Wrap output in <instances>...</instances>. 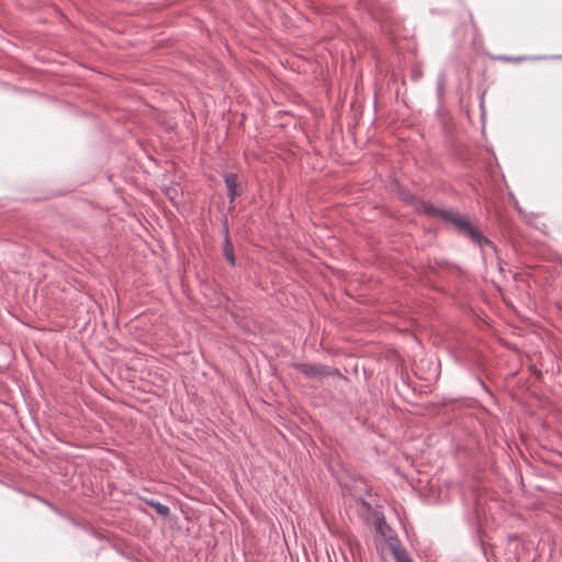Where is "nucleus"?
Listing matches in <instances>:
<instances>
[{
    "instance_id": "1",
    "label": "nucleus",
    "mask_w": 562,
    "mask_h": 562,
    "mask_svg": "<svg viewBox=\"0 0 562 562\" xmlns=\"http://www.w3.org/2000/svg\"><path fill=\"white\" fill-rule=\"evenodd\" d=\"M405 201L409 202L419 214L426 216H439L442 221L452 224L459 235L468 238L473 245L477 246L482 250H484V248H488L493 252H496L495 244L459 211L434 206L432 204L414 195L405 196Z\"/></svg>"
},
{
    "instance_id": "2",
    "label": "nucleus",
    "mask_w": 562,
    "mask_h": 562,
    "mask_svg": "<svg viewBox=\"0 0 562 562\" xmlns=\"http://www.w3.org/2000/svg\"><path fill=\"white\" fill-rule=\"evenodd\" d=\"M223 180L227 189V198L229 202L233 203L234 200L241 194L238 176L234 172H225L223 173Z\"/></svg>"
},
{
    "instance_id": "3",
    "label": "nucleus",
    "mask_w": 562,
    "mask_h": 562,
    "mask_svg": "<svg viewBox=\"0 0 562 562\" xmlns=\"http://www.w3.org/2000/svg\"><path fill=\"white\" fill-rule=\"evenodd\" d=\"M389 547L395 562H414L406 549L402 547L396 539L390 541Z\"/></svg>"
},
{
    "instance_id": "4",
    "label": "nucleus",
    "mask_w": 562,
    "mask_h": 562,
    "mask_svg": "<svg viewBox=\"0 0 562 562\" xmlns=\"http://www.w3.org/2000/svg\"><path fill=\"white\" fill-rule=\"evenodd\" d=\"M139 499L143 503H145L146 505L153 507L157 512V514H159L160 516H162L165 518L169 517L170 508L167 505H165L154 498H148L145 496H139Z\"/></svg>"
},
{
    "instance_id": "5",
    "label": "nucleus",
    "mask_w": 562,
    "mask_h": 562,
    "mask_svg": "<svg viewBox=\"0 0 562 562\" xmlns=\"http://www.w3.org/2000/svg\"><path fill=\"white\" fill-rule=\"evenodd\" d=\"M326 376H337V378L347 380V378L340 372L339 369L330 368L326 364L318 363L317 364V379L326 378Z\"/></svg>"
},
{
    "instance_id": "6",
    "label": "nucleus",
    "mask_w": 562,
    "mask_h": 562,
    "mask_svg": "<svg viewBox=\"0 0 562 562\" xmlns=\"http://www.w3.org/2000/svg\"><path fill=\"white\" fill-rule=\"evenodd\" d=\"M294 368L308 379H317V364L300 362L294 363Z\"/></svg>"
},
{
    "instance_id": "7",
    "label": "nucleus",
    "mask_w": 562,
    "mask_h": 562,
    "mask_svg": "<svg viewBox=\"0 0 562 562\" xmlns=\"http://www.w3.org/2000/svg\"><path fill=\"white\" fill-rule=\"evenodd\" d=\"M223 256L231 265V267H236V257L231 237H226V240H223Z\"/></svg>"
},
{
    "instance_id": "8",
    "label": "nucleus",
    "mask_w": 562,
    "mask_h": 562,
    "mask_svg": "<svg viewBox=\"0 0 562 562\" xmlns=\"http://www.w3.org/2000/svg\"><path fill=\"white\" fill-rule=\"evenodd\" d=\"M221 225H222L223 240H226V237H229V226H228V217H227V215H224L222 217Z\"/></svg>"
},
{
    "instance_id": "9",
    "label": "nucleus",
    "mask_w": 562,
    "mask_h": 562,
    "mask_svg": "<svg viewBox=\"0 0 562 562\" xmlns=\"http://www.w3.org/2000/svg\"><path fill=\"white\" fill-rule=\"evenodd\" d=\"M498 59L505 60V61H522L527 59H540V57H527V56H519V57H509V56H499Z\"/></svg>"
},
{
    "instance_id": "10",
    "label": "nucleus",
    "mask_w": 562,
    "mask_h": 562,
    "mask_svg": "<svg viewBox=\"0 0 562 562\" xmlns=\"http://www.w3.org/2000/svg\"><path fill=\"white\" fill-rule=\"evenodd\" d=\"M383 526H385V521H384V519H383V518H379V519H378V524H376V528H378V530L380 531V533H381L382 536H384V532H383V530H382V527H383Z\"/></svg>"
},
{
    "instance_id": "11",
    "label": "nucleus",
    "mask_w": 562,
    "mask_h": 562,
    "mask_svg": "<svg viewBox=\"0 0 562 562\" xmlns=\"http://www.w3.org/2000/svg\"><path fill=\"white\" fill-rule=\"evenodd\" d=\"M477 382H479V384L481 385V387H482L486 393H490L488 387H487V386H486V384L482 381V379L477 378Z\"/></svg>"
},
{
    "instance_id": "12",
    "label": "nucleus",
    "mask_w": 562,
    "mask_h": 562,
    "mask_svg": "<svg viewBox=\"0 0 562 562\" xmlns=\"http://www.w3.org/2000/svg\"><path fill=\"white\" fill-rule=\"evenodd\" d=\"M412 77H413L414 81H418L420 79V77H422V72L420 71H415Z\"/></svg>"
},
{
    "instance_id": "13",
    "label": "nucleus",
    "mask_w": 562,
    "mask_h": 562,
    "mask_svg": "<svg viewBox=\"0 0 562 562\" xmlns=\"http://www.w3.org/2000/svg\"><path fill=\"white\" fill-rule=\"evenodd\" d=\"M360 503H361V505H362L363 507H366L367 509H369V508H370V504H369V502H367V501H364V499H361V501H360Z\"/></svg>"
},
{
    "instance_id": "14",
    "label": "nucleus",
    "mask_w": 562,
    "mask_h": 562,
    "mask_svg": "<svg viewBox=\"0 0 562 562\" xmlns=\"http://www.w3.org/2000/svg\"><path fill=\"white\" fill-rule=\"evenodd\" d=\"M389 18H390L389 13H385V15L381 16L380 19H381V22L384 23L389 20Z\"/></svg>"
},
{
    "instance_id": "15",
    "label": "nucleus",
    "mask_w": 562,
    "mask_h": 562,
    "mask_svg": "<svg viewBox=\"0 0 562 562\" xmlns=\"http://www.w3.org/2000/svg\"><path fill=\"white\" fill-rule=\"evenodd\" d=\"M35 497H36L38 501H41V502H43V503L47 504L48 506H50L53 509H55V510H56V508H55L54 506H52L48 502L44 501L42 497H38V496H35Z\"/></svg>"
},
{
    "instance_id": "16",
    "label": "nucleus",
    "mask_w": 562,
    "mask_h": 562,
    "mask_svg": "<svg viewBox=\"0 0 562 562\" xmlns=\"http://www.w3.org/2000/svg\"><path fill=\"white\" fill-rule=\"evenodd\" d=\"M512 199H513V201H514V203H515L516 209H517L519 212H521V209L518 206V202H517V200L515 199V196H514V195H512Z\"/></svg>"
}]
</instances>
